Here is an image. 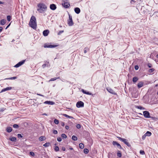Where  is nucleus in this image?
<instances>
[{"mask_svg": "<svg viewBox=\"0 0 158 158\" xmlns=\"http://www.w3.org/2000/svg\"><path fill=\"white\" fill-rule=\"evenodd\" d=\"M37 11L40 13L45 11L47 9V7L43 3H39L38 5Z\"/></svg>", "mask_w": 158, "mask_h": 158, "instance_id": "f257e3e1", "label": "nucleus"}, {"mask_svg": "<svg viewBox=\"0 0 158 158\" xmlns=\"http://www.w3.org/2000/svg\"><path fill=\"white\" fill-rule=\"evenodd\" d=\"M36 19L34 16H32L30 20L29 23V25L32 28L36 29L37 24L36 23Z\"/></svg>", "mask_w": 158, "mask_h": 158, "instance_id": "f03ea898", "label": "nucleus"}, {"mask_svg": "<svg viewBox=\"0 0 158 158\" xmlns=\"http://www.w3.org/2000/svg\"><path fill=\"white\" fill-rule=\"evenodd\" d=\"M117 138L119 140L121 141L124 143L128 147H130V144L127 141V139H126L121 138L119 137H117Z\"/></svg>", "mask_w": 158, "mask_h": 158, "instance_id": "7ed1b4c3", "label": "nucleus"}, {"mask_svg": "<svg viewBox=\"0 0 158 158\" xmlns=\"http://www.w3.org/2000/svg\"><path fill=\"white\" fill-rule=\"evenodd\" d=\"M69 19L68 20V23L69 26H72L73 25V23L72 20V16L69 14Z\"/></svg>", "mask_w": 158, "mask_h": 158, "instance_id": "20e7f679", "label": "nucleus"}, {"mask_svg": "<svg viewBox=\"0 0 158 158\" xmlns=\"http://www.w3.org/2000/svg\"><path fill=\"white\" fill-rule=\"evenodd\" d=\"M143 114L144 116L146 118H151V117L150 116V115L148 111H143ZM151 118L152 119H153L154 118L152 117H151Z\"/></svg>", "mask_w": 158, "mask_h": 158, "instance_id": "39448f33", "label": "nucleus"}, {"mask_svg": "<svg viewBox=\"0 0 158 158\" xmlns=\"http://www.w3.org/2000/svg\"><path fill=\"white\" fill-rule=\"evenodd\" d=\"M64 3H62V5L65 8H68L70 6L69 3L67 2V0H63Z\"/></svg>", "mask_w": 158, "mask_h": 158, "instance_id": "423d86ee", "label": "nucleus"}, {"mask_svg": "<svg viewBox=\"0 0 158 158\" xmlns=\"http://www.w3.org/2000/svg\"><path fill=\"white\" fill-rule=\"evenodd\" d=\"M84 106V103L81 101L78 102L76 104V106L78 108L83 107Z\"/></svg>", "mask_w": 158, "mask_h": 158, "instance_id": "0eeeda50", "label": "nucleus"}, {"mask_svg": "<svg viewBox=\"0 0 158 158\" xmlns=\"http://www.w3.org/2000/svg\"><path fill=\"white\" fill-rule=\"evenodd\" d=\"M25 60H23L22 61H21L16 64L14 67L16 68H18L21 66L22 65L25 61Z\"/></svg>", "mask_w": 158, "mask_h": 158, "instance_id": "6e6552de", "label": "nucleus"}, {"mask_svg": "<svg viewBox=\"0 0 158 158\" xmlns=\"http://www.w3.org/2000/svg\"><path fill=\"white\" fill-rule=\"evenodd\" d=\"M113 144L114 146L116 145L117 146L118 148H119L120 149H122L123 148H122V147L120 145L119 143H118L117 142H116L115 141H113Z\"/></svg>", "mask_w": 158, "mask_h": 158, "instance_id": "1a4fd4ad", "label": "nucleus"}, {"mask_svg": "<svg viewBox=\"0 0 158 158\" xmlns=\"http://www.w3.org/2000/svg\"><path fill=\"white\" fill-rule=\"evenodd\" d=\"M56 45H49V44H45L44 46V47L45 48H53L56 47Z\"/></svg>", "mask_w": 158, "mask_h": 158, "instance_id": "9d476101", "label": "nucleus"}, {"mask_svg": "<svg viewBox=\"0 0 158 158\" xmlns=\"http://www.w3.org/2000/svg\"><path fill=\"white\" fill-rule=\"evenodd\" d=\"M50 8L52 10H54L56 8V7L55 4H52L50 5Z\"/></svg>", "mask_w": 158, "mask_h": 158, "instance_id": "9b49d317", "label": "nucleus"}, {"mask_svg": "<svg viewBox=\"0 0 158 158\" xmlns=\"http://www.w3.org/2000/svg\"><path fill=\"white\" fill-rule=\"evenodd\" d=\"M49 33V31L48 30H44L43 32V35L44 36H47Z\"/></svg>", "mask_w": 158, "mask_h": 158, "instance_id": "f8f14e48", "label": "nucleus"}, {"mask_svg": "<svg viewBox=\"0 0 158 158\" xmlns=\"http://www.w3.org/2000/svg\"><path fill=\"white\" fill-rule=\"evenodd\" d=\"M106 89L109 93L111 94H116L115 92L111 88H107Z\"/></svg>", "mask_w": 158, "mask_h": 158, "instance_id": "ddd939ff", "label": "nucleus"}, {"mask_svg": "<svg viewBox=\"0 0 158 158\" xmlns=\"http://www.w3.org/2000/svg\"><path fill=\"white\" fill-rule=\"evenodd\" d=\"M12 89L11 87H8L2 89L1 92V93L6 91Z\"/></svg>", "mask_w": 158, "mask_h": 158, "instance_id": "4468645a", "label": "nucleus"}, {"mask_svg": "<svg viewBox=\"0 0 158 158\" xmlns=\"http://www.w3.org/2000/svg\"><path fill=\"white\" fill-rule=\"evenodd\" d=\"M44 103L46 104H48L49 105H52L55 104V103L52 101H46L44 102Z\"/></svg>", "mask_w": 158, "mask_h": 158, "instance_id": "2eb2a0df", "label": "nucleus"}, {"mask_svg": "<svg viewBox=\"0 0 158 158\" xmlns=\"http://www.w3.org/2000/svg\"><path fill=\"white\" fill-rule=\"evenodd\" d=\"M74 11L76 13L78 14L80 12V9L79 8L76 7L74 9Z\"/></svg>", "mask_w": 158, "mask_h": 158, "instance_id": "dca6fc26", "label": "nucleus"}, {"mask_svg": "<svg viewBox=\"0 0 158 158\" xmlns=\"http://www.w3.org/2000/svg\"><path fill=\"white\" fill-rule=\"evenodd\" d=\"M46 139V138L45 136H41L39 138V140L40 141H44Z\"/></svg>", "mask_w": 158, "mask_h": 158, "instance_id": "f3484780", "label": "nucleus"}, {"mask_svg": "<svg viewBox=\"0 0 158 158\" xmlns=\"http://www.w3.org/2000/svg\"><path fill=\"white\" fill-rule=\"evenodd\" d=\"M6 20L4 19H2L1 20L0 22V23L2 25H4L6 23Z\"/></svg>", "mask_w": 158, "mask_h": 158, "instance_id": "a211bd4d", "label": "nucleus"}, {"mask_svg": "<svg viewBox=\"0 0 158 158\" xmlns=\"http://www.w3.org/2000/svg\"><path fill=\"white\" fill-rule=\"evenodd\" d=\"M81 91L84 94H86L87 95H91V94L89 92H87L85 90L83 89H82L81 90Z\"/></svg>", "mask_w": 158, "mask_h": 158, "instance_id": "6ab92c4d", "label": "nucleus"}, {"mask_svg": "<svg viewBox=\"0 0 158 158\" xmlns=\"http://www.w3.org/2000/svg\"><path fill=\"white\" fill-rule=\"evenodd\" d=\"M143 83L142 82H140L138 84V87L139 88L141 87L143 85Z\"/></svg>", "mask_w": 158, "mask_h": 158, "instance_id": "aec40b11", "label": "nucleus"}, {"mask_svg": "<svg viewBox=\"0 0 158 158\" xmlns=\"http://www.w3.org/2000/svg\"><path fill=\"white\" fill-rule=\"evenodd\" d=\"M62 115L63 116H64L66 117V118H73V117L71 116H69L66 114H62Z\"/></svg>", "mask_w": 158, "mask_h": 158, "instance_id": "412c9836", "label": "nucleus"}, {"mask_svg": "<svg viewBox=\"0 0 158 158\" xmlns=\"http://www.w3.org/2000/svg\"><path fill=\"white\" fill-rule=\"evenodd\" d=\"M9 139L12 141L16 142V139L15 137H11Z\"/></svg>", "mask_w": 158, "mask_h": 158, "instance_id": "4be33fe9", "label": "nucleus"}, {"mask_svg": "<svg viewBox=\"0 0 158 158\" xmlns=\"http://www.w3.org/2000/svg\"><path fill=\"white\" fill-rule=\"evenodd\" d=\"M138 78L136 77H134L133 78L132 81L134 83H135L138 80Z\"/></svg>", "mask_w": 158, "mask_h": 158, "instance_id": "5701e85b", "label": "nucleus"}, {"mask_svg": "<svg viewBox=\"0 0 158 158\" xmlns=\"http://www.w3.org/2000/svg\"><path fill=\"white\" fill-rule=\"evenodd\" d=\"M12 131V129L10 127H8L6 128V131L8 132H10Z\"/></svg>", "mask_w": 158, "mask_h": 158, "instance_id": "b1692460", "label": "nucleus"}, {"mask_svg": "<svg viewBox=\"0 0 158 158\" xmlns=\"http://www.w3.org/2000/svg\"><path fill=\"white\" fill-rule=\"evenodd\" d=\"M136 108L140 109V110H144L145 108L141 106H136Z\"/></svg>", "mask_w": 158, "mask_h": 158, "instance_id": "393cba45", "label": "nucleus"}, {"mask_svg": "<svg viewBox=\"0 0 158 158\" xmlns=\"http://www.w3.org/2000/svg\"><path fill=\"white\" fill-rule=\"evenodd\" d=\"M152 134L149 131H147V132L145 134V135L146 136H149L151 135Z\"/></svg>", "mask_w": 158, "mask_h": 158, "instance_id": "a878e982", "label": "nucleus"}, {"mask_svg": "<svg viewBox=\"0 0 158 158\" xmlns=\"http://www.w3.org/2000/svg\"><path fill=\"white\" fill-rule=\"evenodd\" d=\"M59 78H60L59 77H54V78H52L49 80V81H54L56 80L57 79H59Z\"/></svg>", "mask_w": 158, "mask_h": 158, "instance_id": "bb28decb", "label": "nucleus"}, {"mask_svg": "<svg viewBox=\"0 0 158 158\" xmlns=\"http://www.w3.org/2000/svg\"><path fill=\"white\" fill-rule=\"evenodd\" d=\"M72 139L74 141H76L77 140V137L75 135H73L72 136Z\"/></svg>", "mask_w": 158, "mask_h": 158, "instance_id": "cd10ccee", "label": "nucleus"}, {"mask_svg": "<svg viewBox=\"0 0 158 158\" xmlns=\"http://www.w3.org/2000/svg\"><path fill=\"white\" fill-rule=\"evenodd\" d=\"M50 143L49 142L46 143L43 145V146L45 147H48L50 146Z\"/></svg>", "mask_w": 158, "mask_h": 158, "instance_id": "c85d7f7f", "label": "nucleus"}, {"mask_svg": "<svg viewBox=\"0 0 158 158\" xmlns=\"http://www.w3.org/2000/svg\"><path fill=\"white\" fill-rule=\"evenodd\" d=\"M79 146L80 148L83 149L84 148V146L83 144L82 143H80L79 144Z\"/></svg>", "mask_w": 158, "mask_h": 158, "instance_id": "c756f323", "label": "nucleus"}, {"mask_svg": "<svg viewBox=\"0 0 158 158\" xmlns=\"http://www.w3.org/2000/svg\"><path fill=\"white\" fill-rule=\"evenodd\" d=\"M117 156L119 157H121L122 156L121 153L119 151H118Z\"/></svg>", "mask_w": 158, "mask_h": 158, "instance_id": "7c9ffc66", "label": "nucleus"}, {"mask_svg": "<svg viewBox=\"0 0 158 158\" xmlns=\"http://www.w3.org/2000/svg\"><path fill=\"white\" fill-rule=\"evenodd\" d=\"M84 152L85 154H87L89 152V150L87 148H85L84 150Z\"/></svg>", "mask_w": 158, "mask_h": 158, "instance_id": "2f4dec72", "label": "nucleus"}, {"mask_svg": "<svg viewBox=\"0 0 158 158\" xmlns=\"http://www.w3.org/2000/svg\"><path fill=\"white\" fill-rule=\"evenodd\" d=\"M61 136L63 139H65L67 137L66 135L64 134H62Z\"/></svg>", "mask_w": 158, "mask_h": 158, "instance_id": "473e14b6", "label": "nucleus"}, {"mask_svg": "<svg viewBox=\"0 0 158 158\" xmlns=\"http://www.w3.org/2000/svg\"><path fill=\"white\" fill-rule=\"evenodd\" d=\"M11 17L10 16V15L7 16V20L9 22L11 20Z\"/></svg>", "mask_w": 158, "mask_h": 158, "instance_id": "72a5a7b5", "label": "nucleus"}, {"mask_svg": "<svg viewBox=\"0 0 158 158\" xmlns=\"http://www.w3.org/2000/svg\"><path fill=\"white\" fill-rule=\"evenodd\" d=\"M54 150L56 152H57L59 150V148L57 146H56L54 148Z\"/></svg>", "mask_w": 158, "mask_h": 158, "instance_id": "f704fd0d", "label": "nucleus"}, {"mask_svg": "<svg viewBox=\"0 0 158 158\" xmlns=\"http://www.w3.org/2000/svg\"><path fill=\"white\" fill-rule=\"evenodd\" d=\"M17 78L16 77H11L10 78H6V79H10V80H12V79H15Z\"/></svg>", "mask_w": 158, "mask_h": 158, "instance_id": "c9c22d12", "label": "nucleus"}, {"mask_svg": "<svg viewBox=\"0 0 158 158\" xmlns=\"http://www.w3.org/2000/svg\"><path fill=\"white\" fill-rule=\"evenodd\" d=\"M54 123L56 124H58L59 122V120L56 119H55L54 120Z\"/></svg>", "mask_w": 158, "mask_h": 158, "instance_id": "e433bc0d", "label": "nucleus"}, {"mask_svg": "<svg viewBox=\"0 0 158 158\" xmlns=\"http://www.w3.org/2000/svg\"><path fill=\"white\" fill-rule=\"evenodd\" d=\"M30 155H31V156H32L33 157L35 156V154L34 153V152H30Z\"/></svg>", "mask_w": 158, "mask_h": 158, "instance_id": "4c0bfd02", "label": "nucleus"}, {"mask_svg": "<svg viewBox=\"0 0 158 158\" xmlns=\"http://www.w3.org/2000/svg\"><path fill=\"white\" fill-rule=\"evenodd\" d=\"M19 127V126L17 124H14L13 125V127L15 128H18Z\"/></svg>", "mask_w": 158, "mask_h": 158, "instance_id": "58836bf2", "label": "nucleus"}, {"mask_svg": "<svg viewBox=\"0 0 158 158\" xmlns=\"http://www.w3.org/2000/svg\"><path fill=\"white\" fill-rule=\"evenodd\" d=\"M154 70V69H151L149 70V73H152V72H153Z\"/></svg>", "mask_w": 158, "mask_h": 158, "instance_id": "ea45409f", "label": "nucleus"}, {"mask_svg": "<svg viewBox=\"0 0 158 158\" xmlns=\"http://www.w3.org/2000/svg\"><path fill=\"white\" fill-rule=\"evenodd\" d=\"M57 140L59 142H60L62 140L61 138L60 137H58L57 138Z\"/></svg>", "mask_w": 158, "mask_h": 158, "instance_id": "a19ab883", "label": "nucleus"}, {"mask_svg": "<svg viewBox=\"0 0 158 158\" xmlns=\"http://www.w3.org/2000/svg\"><path fill=\"white\" fill-rule=\"evenodd\" d=\"M140 153L142 155H144L145 154L143 150H140Z\"/></svg>", "mask_w": 158, "mask_h": 158, "instance_id": "79ce46f5", "label": "nucleus"}, {"mask_svg": "<svg viewBox=\"0 0 158 158\" xmlns=\"http://www.w3.org/2000/svg\"><path fill=\"white\" fill-rule=\"evenodd\" d=\"M64 32V31H59L58 34V35H60V34Z\"/></svg>", "mask_w": 158, "mask_h": 158, "instance_id": "37998d69", "label": "nucleus"}, {"mask_svg": "<svg viewBox=\"0 0 158 158\" xmlns=\"http://www.w3.org/2000/svg\"><path fill=\"white\" fill-rule=\"evenodd\" d=\"M76 127L78 129H79L81 128V125L80 124H78L77 125Z\"/></svg>", "mask_w": 158, "mask_h": 158, "instance_id": "c03bdc74", "label": "nucleus"}, {"mask_svg": "<svg viewBox=\"0 0 158 158\" xmlns=\"http://www.w3.org/2000/svg\"><path fill=\"white\" fill-rule=\"evenodd\" d=\"M17 135H18V137L19 138H22L23 137V136L21 134H18Z\"/></svg>", "mask_w": 158, "mask_h": 158, "instance_id": "a18cd8bd", "label": "nucleus"}, {"mask_svg": "<svg viewBox=\"0 0 158 158\" xmlns=\"http://www.w3.org/2000/svg\"><path fill=\"white\" fill-rule=\"evenodd\" d=\"M53 132V133L55 134H56L58 133L57 131L56 130H54Z\"/></svg>", "mask_w": 158, "mask_h": 158, "instance_id": "49530a36", "label": "nucleus"}, {"mask_svg": "<svg viewBox=\"0 0 158 158\" xmlns=\"http://www.w3.org/2000/svg\"><path fill=\"white\" fill-rule=\"evenodd\" d=\"M60 125L62 126H64V122H61L60 123Z\"/></svg>", "mask_w": 158, "mask_h": 158, "instance_id": "de8ad7c7", "label": "nucleus"}, {"mask_svg": "<svg viewBox=\"0 0 158 158\" xmlns=\"http://www.w3.org/2000/svg\"><path fill=\"white\" fill-rule=\"evenodd\" d=\"M135 68L136 70H137L139 69V66L137 65H136L135 66Z\"/></svg>", "mask_w": 158, "mask_h": 158, "instance_id": "09e8293b", "label": "nucleus"}, {"mask_svg": "<svg viewBox=\"0 0 158 158\" xmlns=\"http://www.w3.org/2000/svg\"><path fill=\"white\" fill-rule=\"evenodd\" d=\"M148 66L149 67V68H151L152 67V64H150V63H148Z\"/></svg>", "mask_w": 158, "mask_h": 158, "instance_id": "8fccbe9b", "label": "nucleus"}, {"mask_svg": "<svg viewBox=\"0 0 158 158\" xmlns=\"http://www.w3.org/2000/svg\"><path fill=\"white\" fill-rule=\"evenodd\" d=\"M146 136V135H145V134L142 136V139H145V137Z\"/></svg>", "mask_w": 158, "mask_h": 158, "instance_id": "3c124183", "label": "nucleus"}, {"mask_svg": "<svg viewBox=\"0 0 158 158\" xmlns=\"http://www.w3.org/2000/svg\"><path fill=\"white\" fill-rule=\"evenodd\" d=\"M46 64H43V65H42L43 68H44L46 67Z\"/></svg>", "mask_w": 158, "mask_h": 158, "instance_id": "603ef678", "label": "nucleus"}, {"mask_svg": "<svg viewBox=\"0 0 158 158\" xmlns=\"http://www.w3.org/2000/svg\"><path fill=\"white\" fill-rule=\"evenodd\" d=\"M65 127L66 129L67 130H68L69 128V127L68 126H65Z\"/></svg>", "mask_w": 158, "mask_h": 158, "instance_id": "864d4df0", "label": "nucleus"}, {"mask_svg": "<svg viewBox=\"0 0 158 158\" xmlns=\"http://www.w3.org/2000/svg\"><path fill=\"white\" fill-rule=\"evenodd\" d=\"M62 150H63V151H64L65 150V148L64 147H62Z\"/></svg>", "mask_w": 158, "mask_h": 158, "instance_id": "5fc2aeb1", "label": "nucleus"}, {"mask_svg": "<svg viewBox=\"0 0 158 158\" xmlns=\"http://www.w3.org/2000/svg\"><path fill=\"white\" fill-rule=\"evenodd\" d=\"M3 29V28L2 27H0V32H1Z\"/></svg>", "mask_w": 158, "mask_h": 158, "instance_id": "6e6d98bb", "label": "nucleus"}, {"mask_svg": "<svg viewBox=\"0 0 158 158\" xmlns=\"http://www.w3.org/2000/svg\"><path fill=\"white\" fill-rule=\"evenodd\" d=\"M10 23L6 27V29H7L10 26Z\"/></svg>", "mask_w": 158, "mask_h": 158, "instance_id": "4d7b16f0", "label": "nucleus"}, {"mask_svg": "<svg viewBox=\"0 0 158 158\" xmlns=\"http://www.w3.org/2000/svg\"><path fill=\"white\" fill-rule=\"evenodd\" d=\"M37 94V95H40V96H43V97L44 96V95H41V94Z\"/></svg>", "mask_w": 158, "mask_h": 158, "instance_id": "13d9d810", "label": "nucleus"}, {"mask_svg": "<svg viewBox=\"0 0 158 158\" xmlns=\"http://www.w3.org/2000/svg\"><path fill=\"white\" fill-rule=\"evenodd\" d=\"M4 3V2H2L0 1V4H3Z\"/></svg>", "mask_w": 158, "mask_h": 158, "instance_id": "bf43d9fd", "label": "nucleus"}, {"mask_svg": "<svg viewBox=\"0 0 158 158\" xmlns=\"http://www.w3.org/2000/svg\"><path fill=\"white\" fill-rule=\"evenodd\" d=\"M84 53H86V50H84Z\"/></svg>", "mask_w": 158, "mask_h": 158, "instance_id": "052dcab7", "label": "nucleus"}, {"mask_svg": "<svg viewBox=\"0 0 158 158\" xmlns=\"http://www.w3.org/2000/svg\"><path fill=\"white\" fill-rule=\"evenodd\" d=\"M69 149L70 150H73V148H70Z\"/></svg>", "mask_w": 158, "mask_h": 158, "instance_id": "680f3d73", "label": "nucleus"}, {"mask_svg": "<svg viewBox=\"0 0 158 158\" xmlns=\"http://www.w3.org/2000/svg\"><path fill=\"white\" fill-rule=\"evenodd\" d=\"M43 114V115H47L46 113H44Z\"/></svg>", "mask_w": 158, "mask_h": 158, "instance_id": "e2e57ef3", "label": "nucleus"}, {"mask_svg": "<svg viewBox=\"0 0 158 158\" xmlns=\"http://www.w3.org/2000/svg\"><path fill=\"white\" fill-rule=\"evenodd\" d=\"M155 86L156 87H157V86H158V84H157Z\"/></svg>", "mask_w": 158, "mask_h": 158, "instance_id": "0e129e2a", "label": "nucleus"}, {"mask_svg": "<svg viewBox=\"0 0 158 158\" xmlns=\"http://www.w3.org/2000/svg\"><path fill=\"white\" fill-rule=\"evenodd\" d=\"M156 57L158 58V54L156 56Z\"/></svg>", "mask_w": 158, "mask_h": 158, "instance_id": "69168bd1", "label": "nucleus"}, {"mask_svg": "<svg viewBox=\"0 0 158 158\" xmlns=\"http://www.w3.org/2000/svg\"><path fill=\"white\" fill-rule=\"evenodd\" d=\"M58 158H61L60 157H58Z\"/></svg>", "mask_w": 158, "mask_h": 158, "instance_id": "338daca9", "label": "nucleus"}, {"mask_svg": "<svg viewBox=\"0 0 158 158\" xmlns=\"http://www.w3.org/2000/svg\"><path fill=\"white\" fill-rule=\"evenodd\" d=\"M157 95L158 94V92H157Z\"/></svg>", "mask_w": 158, "mask_h": 158, "instance_id": "774afa93", "label": "nucleus"}]
</instances>
